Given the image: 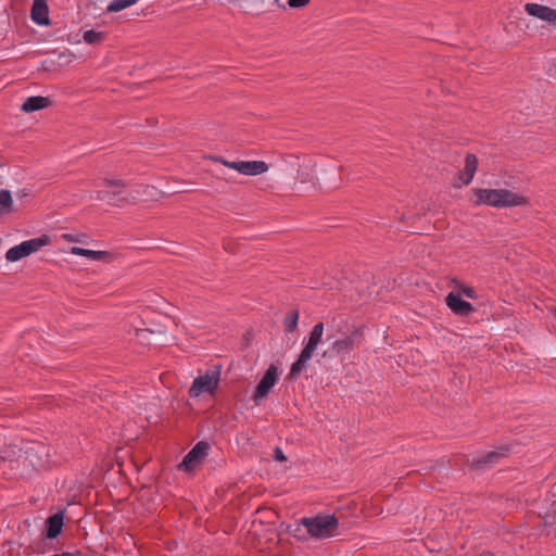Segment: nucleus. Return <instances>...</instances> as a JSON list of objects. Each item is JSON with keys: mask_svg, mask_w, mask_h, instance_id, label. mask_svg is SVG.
I'll list each match as a JSON object with an SVG mask.
<instances>
[{"mask_svg": "<svg viewBox=\"0 0 556 556\" xmlns=\"http://www.w3.org/2000/svg\"><path fill=\"white\" fill-rule=\"evenodd\" d=\"M292 533L299 541L330 539L339 534V520L333 515L303 517Z\"/></svg>", "mask_w": 556, "mask_h": 556, "instance_id": "f257e3e1", "label": "nucleus"}, {"mask_svg": "<svg viewBox=\"0 0 556 556\" xmlns=\"http://www.w3.org/2000/svg\"><path fill=\"white\" fill-rule=\"evenodd\" d=\"M477 205H490L493 207H514L529 204V198L522 193L508 189H477L475 191Z\"/></svg>", "mask_w": 556, "mask_h": 556, "instance_id": "f03ea898", "label": "nucleus"}, {"mask_svg": "<svg viewBox=\"0 0 556 556\" xmlns=\"http://www.w3.org/2000/svg\"><path fill=\"white\" fill-rule=\"evenodd\" d=\"M324 336V324H316L309 332V338L303 348L299 358L294 362L290 369L291 378H296L303 370L307 368L308 362L312 359L318 344Z\"/></svg>", "mask_w": 556, "mask_h": 556, "instance_id": "7ed1b4c3", "label": "nucleus"}, {"mask_svg": "<svg viewBox=\"0 0 556 556\" xmlns=\"http://www.w3.org/2000/svg\"><path fill=\"white\" fill-rule=\"evenodd\" d=\"M101 189L97 191L96 198L101 201H106L113 205L130 204V191L127 192L126 185L119 179H105Z\"/></svg>", "mask_w": 556, "mask_h": 556, "instance_id": "20e7f679", "label": "nucleus"}, {"mask_svg": "<svg viewBox=\"0 0 556 556\" xmlns=\"http://www.w3.org/2000/svg\"><path fill=\"white\" fill-rule=\"evenodd\" d=\"M219 382L220 367L214 366L193 379L188 391L189 396L197 399L204 394L213 395L217 390Z\"/></svg>", "mask_w": 556, "mask_h": 556, "instance_id": "39448f33", "label": "nucleus"}, {"mask_svg": "<svg viewBox=\"0 0 556 556\" xmlns=\"http://www.w3.org/2000/svg\"><path fill=\"white\" fill-rule=\"evenodd\" d=\"M50 244V238L46 235L25 240L20 244L10 248L5 253V260L9 263H15L20 260L37 253L42 248Z\"/></svg>", "mask_w": 556, "mask_h": 556, "instance_id": "423d86ee", "label": "nucleus"}, {"mask_svg": "<svg viewBox=\"0 0 556 556\" xmlns=\"http://www.w3.org/2000/svg\"><path fill=\"white\" fill-rule=\"evenodd\" d=\"M280 377V370L278 366L271 364L265 371L263 378L255 388L253 394V401L256 404L263 402L269 395L273 388L276 386Z\"/></svg>", "mask_w": 556, "mask_h": 556, "instance_id": "0eeeda50", "label": "nucleus"}, {"mask_svg": "<svg viewBox=\"0 0 556 556\" xmlns=\"http://www.w3.org/2000/svg\"><path fill=\"white\" fill-rule=\"evenodd\" d=\"M220 162L226 167L244 176H257L269 169L268 164L264 161H227L222 159Z\"/></svg>", "mask_w": 556, "mask_h": 556, "instance_id": "6e6552de", "label": "nucleus"}, {"mask_svg": "<svg viewBox=\"0 0 556 556\" xmlns=\"http://www.w3.org/2000/svg\"><path fill=\"white\" fill-rule=\"evenodd\" d=\"M362 334L353 331L349 336L336 340L330 348V352L336 355L348 354L361 344Z\"/></svg>", "mask_w": 556, "mask_h": 556, "instance_id": "1a4fd4ad", "label": "nucleus"}, {"mask_svg": "<svg viewBox=\"0 0 556 556\" xmlns=\"http://www.w3.org/2000/svg\"><path fill=\"white\" fill-rule=\"evenodd\" d=\"M208 445L205 442H199L185 456L180 468L190 471L200 464L207 454Z\"/></svg>", "mask_w": 556, "mask_h": 556, "instance_id": "9d476101", "label": "nucleus"}, {"mask_svg": "<svg viewBox=\"0 0 556 556\" xmlns=\"http://www.w3.org/2000/svg\"><path fill=\"white\" fill-rule=\"evenodd\" d=\"M525 10L529 15L556 26V9L539 3H527Z\"/></svg>", "mask_w": 556, "mask_h": 556, "instance_id": "9b49d317", "label": "nucleus"}, {"mask_svg": "<svg viewBox=\"0 0 556 556\" xmlns=\"http://www.w3.org/2000/svg\"><path fill=\"white\" fill-rule=\"evenodd\" d=\"M161 192L153 186L139 185L130 190V203L137 201H155L159 199Z\"/></svg>", "mask_w": 556, "mask_h": 556, "instance_id": "f8f14e48", "label": "nucleus"}, {"mask_svg": "<svg viewBox=\"0 0 556 556\" xmlns=\"http://www.w3.org/2000/svg\"><path fill=\"white\" fill-rule=\"evenodd\" d=\"M447 307L456 315L466 316L472 311V305L464 301L459 293L450 292L445 299Z\"/></svg>", "mask_w": 556, "mask_h": 556, "instance_id": "ddd939ff", "label": "nucleus"}, {"mask_svg": "<svg viewBox=\"0 0 556 556\" xmlns=\"http://www.w3.org/2000/svg\"><path fill=\"white\" fill-rule=\"evenodd\" d=\"M31 20L38 25H48V7L45 0H34Z\"/></svg>", "mask_w": 556, "mask_h": 556, "instance_id": "4468645a", "label": "nucleus"}, {"mask_svg": "<svg viewBox=\"0 0 556 556\" xmlns=\"http://www.w3.org/2000/svg\"><path fill=\"white\" fill-rule=\"evenodd\" d=\"M478 167V160L476 155L468 154L465 160V168L464 173L460 174L459 179L462 180L463 185H468L473 179V176L477 172Z\"/></svg>", "mask_w": 556, "mask_h": 556, "instance_id": "2eb2a0df", "label": "nucleus"}, {"mask_svg": "<svg viewBox=\"0 0 556 556\" xmlns=\"http://www.w3.org/2000/svg\"><path fill=\"white\" fill-rule=\"evenodd\" d=\"M49 104H50L49 98L40 97V96L29 97L22 104V111L26 112V113L35 112V111L47 108Z\"/></svg>", "mask_w": 556, "mask_h": 556, "instance_id": "dca6fc26", "label": "nucleus"}, {"mask_svg": "<svg viewBox=\"0 0 556 556\" xmlns=\"http://www.w3.org/2000/svg\"><path fill=\"white\" fill-rule=\"evenodd\" d=\"M63 519H64L63 513H61V511H59L48 518V520H47V525H48L47 536L49 539H54L61 533V530L63 527Z\"/></svg>", "mask_w": 556, "mask_h": 556, "instance_id": "f3484780", "label": "nucleus"}, {"mask_svg": "<svg viewBox=\"0 0 556 556\" xmlns=\"http://www.w3.org/2000/svg\"><path fill=\"white\" fill-rule=\"evenodd\" d=\"M70 253L73 255L84 256L91 261H101L109 256V253L105 251H94V250H89V249H84V248H78V247H72L70 250Z\"/></svg>", "mask_w": 556, "mask_h": 556, "instance_id": "a211bd4d", "label": "nucleus"}, {"mask_svg": "<svg viewBox=\"0 0 556 556\" xmlns=\"http://www.w3.org/2000/svg\"><path fill=\"white\" fill-rule=\"evenodd\" d=\"M504 454L502 452H498V451H492V452H489L486 455L480 457V458H477L473 460V465L479 468V469H483L484 467H486L488 465H492L494 463L497 462V459L503 456Z\"/></svg>", "mask_w": 556, "mask_h": 556, "instance_id": "6ab92c4d", "label": "nucleus"}, {"mask_svg": "<svg viewBox=\"0 0 556 556\" xmlns=\"http://www.w3.org/2000/svg\"><path fill=\"white\" fill-rule=\"evenodd\" d=\"M13 211V200L9 190H0V216Z\"/></svg>", "mask_w": 556, "mask_h": 556, "instance_id": "aec40b11", "label": "nucleus"}, {"mask_svg": "<svg viewBox=\"0 0 556 556\" xmlns=\"http://www.w3.org/2000/svg\"><path fill=\"white\" fill-rule=\"evenodd\" d=\"M105 38L104 33L97 31L93 29L86 30L83 35V39L86 43L98 45Z\"/></svg>", "mask_w": 556, "mask_h": 556, "instance_id": "412c9836", "label": "nucleus"}, {"mask_svg": "<svg viewBox=\"0 0 556 556\" xmlns=\"http://www.w3.org/2000/svg\"><path fill=\"white\" fill-rule=\"evenodd\" d=\"M139 0H112L108 5L109 12H119L124 9H127L135 3H137Z\"/></svg>", "mask_w": 556, "mask_h": 556, "instance_id": "4be33fe9", "label": "nucleus"}, {"mask_svg": "<svg viewBox=\"0 0 556 556\" xmlns=\"http://www.w3.org/2000/svg\"><path fill=\"white\" fill-rule=\"evenodd\" d=\"M299 323V313L296 311L290 312L283 319V327L287 332H293Z\"/></svg>", "mask_w": 556, "mask_h": 556, "instance_id": "5701e85b", "label": "nucleus"}, {"mask_svg": "<svg viewBox=\"0 0 556 556\" xmlns=\"http://www.w3.org/2000/svg\"><path fill=\"white\" fill-rule=\"evenodd\" d=\"M63 239L68 242H85L87 236L86 235H74V233H64Z\"/></svg>", "mask_w": 556, "mask_h": 556, "instance_id": "b1692460", "label": "nucleus"}, {"mask_svg": "<svg viewBox=\"0 0 556 556\" xmlns=\"http://www.w3.org/2000/svg\"><path fill=\"white\" fill-rule=\"evenodd\" d=\"M287 2L292 9H302L308 5L311 0H287Z\"/></svg>", "mask_w": 556, "mask_h": 556, "instance_id": "393cba45", "label": "nucleus"}, {"mask_svg": "<svg viewBox=\"0 0 556 556\" xmlns=\"http://www.w3.org/2000/svg\"><path fill=\"white\" fill-rule=\"evenodd\" d=\"M462 292H463V294L465 296H467L469 299H476L477 298V293L473 290V288H471V287H463L462 288Z\"/></svg>", "mask_w": 556, "mask_h": 556, "instance_id": "a878e982", "label": "nucleus"}, {"mask_svg": "<svg viewBox=\"0 0 556 556\" xmlns=\"http://www.w3.org/2000/svg\"><path fill=\"white\" fill-rule=\"evenodd\" d=\"M274 457L276 460L278 462H283L287 459V457L285 456L281 448L279 447H276L275 451H274Z\"/></svg>", "mask_w": 556, "mask_h": 556, "instance_id": "bb28decb", "label": "nucleus"}, {"mask_svg": "<svg viewBox=\"0 0 556 556\" xmlns=\"http://www.w3.org/2000/svg\"><path fill=\"white\" fill-rule=\"evenodd\" d=\"M60 59H65V62L70 63L75 59V55L73 53H61Z\"/></svg>", "mask_w": 556, "mask_h": 556, "instance_id": "cd10ccee", "label": "nucleus"}, {"mask_svg": "<svg viewBox=\"0 0 556 556\" xmlns=\"http://www.w3.org/2000/svg\"><path fill=\"white\" fill-rule=\"evenodd\" d=\"M227 1H228V2H230V3H236V2H238L239 0H227Z\"/></svg>", "mask_w": 556, "mask_h": 556, "instance_id": "c85d7f7f", "label": "nucleus"}]
</instances>
